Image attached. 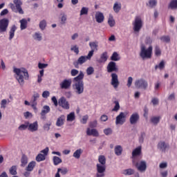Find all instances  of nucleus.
<instances>
[{
  "mask_svg": "<svg viewBox=\"0 0 177 177\" xmlns=\"http://www.w3.org/2000/svg\"><path fill=\"white\" fill-rule=\"evenodd\" d=\"M95 20L97 23H103L104 21V15L100 12H96Z\"/></svg>",
  "mask_w": 177,
  "mask_h": 177,
  "instance_id": "nucleus-20",
  "label": "nucleus"
},
{
  "mask_svg": "<svg viewBox=\"0 0 177 177\" xmlns=\"http://www.w3.org/2000/svg\"><path fill=\"white\" fill-rule=\"evenodd\" d=\"M96 167H97V171L98 172V174H97V177L104 176V172H106V165L97 164Z\"/></svg>",
  "mask_w": 177,
  "mask_h": 177,
  "instance_id": "nucleus-15",
  "label": "nucleus"
},
{
  "mask_svg": "<svg viewBox=\"0 0 177 177\" xmlns=\"http://www.w3.org/2000/svg\"><path fill=\"white\" fill-rule=\"evenodd\" d=\"M127 121V115L124 113L121 112L117 117L115 120L116 125H123V124Z\"/></svg>",
  "mask_w": 177,
  "mask_h": 177,
  "instance_id": "nucleus-12",
  "label": "nucleus"
},
{
  "mask_svg": "<svg viewBox=\"0 0 177 177\" xmlns=\"http://www.w3.org/2000/svg\"><path fill=\"white\" fill-rule=\"evenodd\" d=\"M115 106L112 109V111H118L120 110V103L118 101H115Z\"/></svg>",
  "mask_w": 177,
  "mask_h": 177,
  "instance_id": "nucleus-56",
  "label": "nucleus"
},
{
  "mask_svg": "<svg viewBox=\"0 0 177 177\" xmlns=\"http://www.w3.org/2000/svg\"><path fill=\"white\" fill-rule=\"evenodd\" d=\"M21 167H26L27 165V163L28 162V158H27V156L23 155L22 158L21 159Z\"/></svg>",
  "mask_w": 177,
  "mask_h": 177,
  "instance_id": "nucleus-32",
  "label": "nucleus"
},
{
  "mask_svg": "<svg viewBox=\"0 0 177 177\" xmlns=\"http://www.w3.org/2000/svg\"><path fill=\"white\" fill-rule=\"evenodd\" d=\"M160 120H161V117L160 116L152 117L151 118V122H152V124H154L155 125H157V124L160 122Z\"/></svg>",
  "mask_w": 177,
  "mask_h": 177,
  "instance_id": "nucleus-37",
  "label": "nucleus"
},
{
  "mask_svg": "<svg viewBox=\"0 0 177 177\" xmlns=\"http://www.w3.org/2000/svg\"><path fill=\"white\" fill-rule=\"evenodd\" d=\"M13 72L16 73V78L19 84L21 86L24 85V80H28V71L26 68H15Z\"/></svg>",
  "mask_w": 177,
  "mask_h": 177,
  "instance_id": "nucleus-2",
  "label": "nucleus"
},
{
  "mask_svg": "<svg viewBox=\"0 0 177 177\" xmlns=\"http://www.w3.org/2000/svg\"><path fill=\"white\" fill-rule=\"evenodd\" d=\"M142 154V147L140 146L136 148L132 151V158H135V157H138V156H140Z\"/></svg>",
  "mask_w": 177,
  "mask_h": 177,
  "instance_id": "nucleus-21",
  "label": "nucleus"
},
{
  "mask_svg": "<svg viewBox=\"0 0 177 177\" xmlns=\"http://www.w3.org/2000/svg\"><path fill=\"white\" fill-rule=\"evenodd\" d=\"M34 39H36L37 41H41L42 40V36L41 35V33L35 32L33 36Z\"/></svg>",
  "mask_w": 177,
  "mask_h": 177,
  "instance_id": "nucleus-48",
  "label": "nucleus"
},
{
  "mask_svg": "<svg viewBox=\"0 0 177 177\" xmlns=\"http://www.w3.org/2000/svg\"><path fill=\"white\" fill-rule=\"evenodd\" d=\"M167 148H168V145H167L165 142H160L158 144V149H159V150H161V151H162L163 153H165Z\"/></svg>",
  "mask_w": 177,
  "mask_h": 177,
  "instance_id": "nucleus-23",
  "label": "nucleus"
},
{
  "mask_svg": "<svg viewBox=\"0 0 177 177\" xmlns=\"http://www.w3.org/2000/svg\"><path fill=\"white\" fill-rule=\"evenodd\" d=\"M98 161L100 165H106V156L103 155L99 156Z\"/></svg>",
  "mask_w": 177,
  "mask_h": 177,
  "instance_id": "nucleus-36",
  "label": "nucleus"
},
{
  "mask_svg": "<svg viewBox=\"0 0 177 177\" xmlns=\"http://www.w3.org/2000/svg\"><path fill=\"white\" fill-rule=\"evenodd\" d=\"M111 84L115 89H117L118 86H120V81L118 80V75L115 73H112L111 74Z\"/></svg>",
  "mask_w": 177,
  "mask_h": 177,
  "instance_id": "nucleus-9",
  "label": "nucleus"
},
{
  "mask_svg": "<svg viewBox=\"0 0 177 177\" xmlns=\"http://www.w3.org/2000/svg\"><path fill=\"white\" fill-rule=\"evenodd\" d=\"M20 23H21V26H20L21 30H26V28H27V19H22L20 21Z\"/></svg>",
  "mask_w": 177,
  "mask_h": 177,
  "instance_id": "nucleus-35",
  "label": "nucleus"
},
{
  "mask_svg": "<svg viewBox=\"0 0 177 177\" xmlns=\"http://www.w3.org/2000/svg\"><path fill=\"white\" fill-rule=\"evenodd\" d=\"M86 134L88 135V136H95L96 138L99 136V132L97 131V130H96V129H93L91 130L90 128H87Z\"/></svg>",
  "mask_w": 177,
  "mask_h": 177,
  "instance_id": "nucleus-19",
  "label": "nucleus"
},
{
  "mask_svg": "<svg viewBox=\"0 0 177 177\" xmlns=\"http://www.w3.org/2000/svg\"><path fill=\"white\" fill-rule=\"evenodd\" d=\"M139 118H140V117L139 116L138 113H133L130 116V119H129L130 124H131V125H135V124H137L138 121H139Z\"/></svg>",
  "mask_w": 177,
  "mask_h": 177,
  "instance_id": "nucleus-17",
  "label": "nucleus"
},
{
  "mask_svg": "<svg viewBox=\"0 0 177 177\" xmlns=\"http://www.w3.org/2000/svg\"><path fill=\"white\" fill-rule=\"evenodd\" d=\"M47 66H48V64H42V63H39L38 64V67L40 69L46 68Z\"/></svg>",
  "mask_w": 177,
  "mask_h": 177,
  "instance_id": "nucleus-64",
  "label": "nucleus"
},
{
  "mask_svg": "<svg viewBox=\"0 0 177 177\" xmlns=\"http://www.w3.org/2000/svg\"><path fill=\"white\" fill-rule=\"evenodd\" d=\"M71 84H73L71 79H65L59 84V86L61 89H70Z\"/></svg>",
  "mask_w": 177,
  "mask_h": 177,
  "instance_id": "nucleus-13",
  "label": "nucleus"
},
{
  "mask_svg": "<svg viewBox=\"0 0 177 177\" xmlns=\"http://www.w3.org/2000/svg\"><path fill=\"white\" fill-rule=\"evenodd\" d=\"M50 95V93H49V91H45L42 93V97H44V99H46V98L49 97Z\"/></svg>",
  "mask_w": 177,
  "mask_h": 177,
  "instance_id": "nucleus-60",
  "label": "nucleus"
},
{
  "mask_svg": "<svg viewBox=\"0 0 177 177\" xmlns=\"http://www.w3.org/2000/svg\"><path fill=\"white\" fill-rule=\"evenodd\" d=\"M133 165H134L137 168L138 171H140V172H145V171L147 169V165H146V161L145 160L136 162V160L133 159Z\"/></svg>",
  "mask_w": 177,
  "mask_h": 177,
  "instance_id": "nucleus-7",
  "label": "nucleus"
},
{
  "mask_svg": "<svg viewBox=\"0 0 177 177\" xmlns=\"http://www.w3.org/2000/svg\"><path fill=\"white\" fill-rule=\"evenodd\" d=\"M39 27L42 31H44V30L46 28V20L44 19L41 21L39 22Z\"/></svg>",
  "mask_w": 177,
  "mask_h": 177,
  "instance_id": "nucleus-38",
  "label": "nucleus"
},
{
  "mask_svg": "<svg viewBox=\"0 0 177 177\" xmlns=\"http://www.w3.org/2000/svg\"><path fill=\"white\" fill-rule=\"evenodd\" d=\"M84 72L80 71L79 75L73 78V82L74 84L73 88L75 90V93L77 95H81L84 93Z\"/></svg>",
  "mask_w": 177,
  "mask_h": 177,
  "instance_id": "nucleus-1",
  "label": "nucleus"
},
{
  "mask_svg": "<svg viewBox=\"0 0 177 177\" xmlns=\"http://www.w3.org/2000/svg\"><path fill=\"white\" fill-rule=\"evenodd\" d=\"M133 81V78H132V77H129L128 78V80H127L128 88H130V86H131Z\"/></svg>",
  "mask_w": 177,
  "mask_h": 177,
  "instance_id": "nucleus-62",
  "label": "nucleus"
},
{
  "mask_svg": "<svg viewBox=\"0 0 177 177\" xmlns=\"http://www.w3.org/2000/svg\"><path fill=\"white\" fill-rule=\"evenodd\" d=\"M9 27V19L3 18L0 20V32H6Z\"/></svg>",
  "mask_w": 177,
  "mask_h": 177,
  "instance_id": "nucleus-10",
  "label": "nucleus"
},
{
  "mask_svg": "<svg viewBox=\"0 0 177 177\" xmlns=\"http://www.w3.org/2000/svg\"><path fill=\"white\" fill-rule=\"evenodd\" d=\"M41 153H43V156L46 157V156H48V153H49V147H46L44 149L41 150Z\"/></svg>",
  "mask_w": 177,
  "mask_h": 177,
  "instance_id": "nucleus-59",
  "label": "nucleus"
},
{
  "mask_svg": "<svg viewBox=\"0 0 177 177\" xmlns=\"http://www.w3.org/2000/svg\"><path fill=\"white\" fill-rule=\"evenodd\" d=\"M149 5L151 8H155L157 6V0H149Z\"/></svg>",
  "mask_w": 177,
  "mask_h": 177,
  "instance_id": "nucleus-53",
  "label": "nucleus"
},
{
  "mask_svg": "<svg viewBox=\"0 0 177 177\" xmlns=\"http://www.w3.org/2000/svg\"><path fill=\"white\" fill-rule=\"evenodd\" d=\"M108 24L110 26V27H114V26H115V21L113 18V15H109Z\"/></svg>",
  "mask_w": 177,
  "mask_h": 177,
  "instance_id": "nucleus-40",
  "label": "nucleus"
},
{
  "mask_svg": "<svg viewBox=\"0 0 177 177\" xmlns=\"http://www.w3.org/2000/svg\"><path fill=\"white\" fill-rule=\"evenodd\" d=\"M93 73H95V69L93 68V67L90 66V67L87 68V69H86L87 75H92V74H93Z\"/></svg>",
  "mask_w": 177,
  "mask_h": 177,
  "instance_id": "nucleus-47",
  "label": "nucleus"
},
{
  "mask_svg": "<svg viewBox=\"0 0 177 177\" xmlns=\"http://www.w3.org/2000/svg\"><path fill=\"white\" fill-rule=\"evenodd\" d=\"M45 160H46V156H45V155H44L42 153H39L36 156V161L37 162H41V161H45Z\"/></svg>",
  "mask_w": 177,
  "mask_h": 177,
  "instance_id": "nucleus-30",
  "label": "nucleus"
},
{
  "mask_svg": "<svg viewBox=\"0 0 177 177\" xmlns=\"http://www.w3.org/2000/svg\"><path fill=\"white\" fill-rule=\"evenodd\" d=\"M88 115H86L83 116L82 119L81 120V123L82 124H86V122L88 121Z\"/></svg>",
  "mask_w": 177,
  "mask_h": 177,
  "instance_id": "nucleus-61",
  "label": "nucleus"
},
{
  "mask_svg": "<svg viewBox=\"0 0 177 177\" xmlns=\"http://www.w3.org/2000/svg\"><path fill=\"white\" fill-rule=\"evenodd\" d=\"M50 111V107H49V106L48 105H45L43 107V110L41 112V117H43V118H45V115H46V114H48V113H49Z\"/></svg>",
  "mask_w": 177,
  "mask_h": 177,
  "instance_id": "nucleus-25",
  "label": "nucleus"
},
{
  "mask_svg": "<svg viewBox=\"0 0 177 177\" xmlns=\"http://www.w3.org/2000/svg\"><path fill=\"white\" fill-rule=\"evenodd\" d=\"M9 172L10 175H17V167L16 166H12L10 168Z\"/></svg>",
  "mask_w": 177,
  "mask_h": 177,
  "instance_id": "nucleus-39",
  "label": "nucleus"
},
{
  "mask_svg": "<svg viewBox=\"0 0 177 177\" xmlns=\"http://www.w3.org/2000/svg\"><path fill=\"white\" fill-rule=\"evenodd\" d=\"M84 153V151L82 149H77L74 153L73 156L77 160L80 158L81 154Z\"/></svg>",
  "mask_w": 177,
  "mask_h": 177,
  "instance_id": "nucleus-28",
  "label": "nucleus"
},
{
  "mask_svg": "<svg viewBox=\"0 0 177 177\" xmlns=\"http://www.w3.org/2000/svg\"><path fill=\"white\" fill-rule=\"evenodd\" d=\"M135 86L138 88L142 89H147V86H149V83H147V81H146L145 79L141 78L139 80H137L135 82Z\"/></svg>",
  "mask_w": 177,
  "mask_h": 177,
  "instance_id": "nucleus-8",
  "label": "nucleus"
},
{
  "mask_svg": "<svg viewBox=\"0 0 177 177\" xmlns=\"http://www.w3.org/2000/svg\"><path fill=\"white\" fill-rule=\"evenodd\" d=\"M17 30V27H16V25H13L9 32V39L11 41V39H13V37H15V32H16V30Z\"/></svg>",
  "mask_w": 177,
  "mask_h": 177,
  "instance_id": "nucleus-24",
  "label": "nucleus"
},
{
  "mask_svg": "<svg viewBox=\"0 0 177 177\" xmlns=\"http://www.w3.org/2000/svg\"><path fill=\"white\" fill-rule=\"evenodd\" d=\"M8 104V100H2L1 102V109H3L5 110L6 109V105Z\"/></svg>",
  "mask_w": 177,
  "mask_h": 177,
  "instance_id": "nucleus-51",
  "label": "nucleus"
},
{
  "mask_svg": "<svg viewBox=\"0 0 177 177\" xmlns=\"http://www.w3.org/2000/svg\"><path fill=\"white\" fill-rule=\"evenodd\" d=\"M152 53L153 46H150L147 49H146L145 46H141L140 56L143 60H145V59H151Z\"/></svg>",
  "mask_w": 177,
  "mask_h": 177,
  "instance_id": "nucleus-4",
  "label": "nucleus"
},
{
  "mask_svg": "<svg viewBox=\"0 0 177 177\" xmlns=\"http://www.w3.org/2000/svg\"><path fill=\"white\" fill-rule=\"evenodd\" d=\"M92 56H93V50L89 51L87 56L82 55L80 57L77 62H75L73 63V66H75V68H78V66H82V64H84V63H85L88 60H91Z\"/></svg>",
  "mask_w": 177,
  "mask_h": 177,
  "instance_id": "nucleus-5",
  "label": "nucleus"
},
{
  "mask_svg": "<svg viewBox=\"0 0 177 177\" xmlns=\"http://www.w3.org/2000/svg\"><path fill=\"white\" fill-rule=\"evenodd\" d=\"M113 10L115 13H118L121 10V3H115L113 6Z\"/></svg>",
  "mask_w": 177,
  "mask_h": 177,
  "instance_id": "nucleus-42",
  "label": "nucleus"
},
{
  "mask_svg": "<svg viewBox=\"0 0 177 177\" xmlns=\"http://www.w3.org/2000/svg\"><path fill=\"white\" fill-rule=\"evenodd\" d=\"M120 59L121 57H120V55H118V53L117 52H114L111 56V60H112V62H118V60Z\"/></svg>",
  "mask_w": 177,
  "mask_h": 177,
  "instance_id": "nucleus-27",
  "label": "nucleus"
},
{
  "mask_svg": "<svg viewBox=\"0 0 177 177\" xmlns=\"http://www.w3.org/2000/svg\"><path fill=\"white\" fill-rule=\"evenodd\" d=\"M71 50L76 53V55H78V53H80V48L77 46H72Z\"/></svg>",
  "mask_w": 177,
  "mask_h": 177,
  "instance_id": "nucleus-57",
  "label": "nucleus"
},
{
  "mask_svg": "<svg viewBox=\"0 0 177 177\" xmlns=\"http://www.w3.org/2000/svg\"><path fill=\"white\" fill-rule=\"evenodd\" d=\"M35 165H37V162H35V161L29 162L28 167L26 168V171H28V172L32 171L34 168H35Z\"/></svg>",
  "mask_w": 177,
  "mask_h": 177,
  "instance_id": "nucleus-26",
  "label": "nucleus"
},
{
  "mask_svg": "<svg viewBox=\"0 0 177 177\" xmlns=\"http://www.w3.org/2000/svg\"><path fill=\"white\" fill-rule=\"evenodd\" d=\"M80 71H78V70L77 69H72L71 71V75L72 77H75V75H78Z\"/></svg>",
  "mask_w": 177,
  "mask_h": 177,
  "instance_id": "nucleus-58",
  "label": "nucleus"
},
{
  "mask_svg": "<svg viewBox=\"0 0 177 177\" xmlns=\"http://www.w3.org/2000/svg\"><path fill=\"white\" fill-rule=\"evenodd\" d=\"M160 41H162V42H166L167 44L169 43L171 41V37H169V36H162L160 38Z\"/></svg>",
  "mask_w": 177,
  "mask_h": 177,
  "instance_id": "nucleus-45",
  "label": "nucleus"
},
{
  "mask_svg": "<svg viewBox=\"0 0 177 177\" xmlns=\"http://www.w3.org/2000/svg\"><path fill=\"white\" fill-rule=\"evenodd\" d=\"M58 172H60L62 175H66V174L68 172V169L66 167L63 169L58 168Z\"/></svg>",
  "mask_w": 177,
  "mask_h": 177,
  "instance_id": "nucleus-52",
  "label": "nucleus"
},
{
  "mask_svg": "<svg viewBox=\"0 0 177 177\" xmlns=\"http://www.w3.org/2000/svg\"><path fill=\"white\" fill-rule=\"evenodd\" d=\"M115 154H116V156H121V154H122V147L117 145L115 147Z\"/></svg>",
  "mask_w": 177,
  "mask_h": 177,
  "instance_id": "nucleus-31",
  "label": "nucleus"
},
{
  "mask_svg": "<svg viewBox=\"0 0 177 177\" xmlns=\"http://www.w3.org/2000/svg\"><path fill=\"white\" fill-rule=\"evenodd\" d=\"M27 128H28V122L27 123V124H21L18 127V129L19 131H26V129H27Z\"/></svg>",
  "mask_w": 177,
  "mask_h": 177,
  "instance_id": "nucleus-55",
  "label": "nucleus"
},
{
  "mask_svg": "<svg viewBox=\"0 0 177 177\" xmlns=\"http://www.w3.org/2000/svg\"><path fill=\"white\" fill-rule=\"evenodd\" d=\"M64 121H66V116L62 115L57 118V122H56V125L57 127H62V126L64 125Z\"/></svg>",
  "mask_w": 177,
  "mask_h": 177,
  "instance_id": "nucleus-22",
  "label": "nucleus"
},
{
  "mask_svg": "<svg viewBox=\"0 0 177 177\" xmlns=\"http://www.w3.org/2000/svg\"><path fill=\"white\" fill-rule=\"evenodd\" d=\"M135 170L133 169H127L124 170V175H133Z\"/></svg>",
  "mask_w": 177,
  "mask_h": 177,
  "instance_id": "nucleus-50",
  "label": "nucleus"
},
{
  "mask_svg": "<svg viewBox=\"0 0 177 177\" xmlns=\"http://www.w3.org/2000/svg\"><path fill=\"white\" fill-rule=\"evenodd\" d=\"M89 46L91 48V50H93V55L95 50H97V45L95 42H90Z\"/></svg>",
  "mask_w": 177,
  "mask_h": 177,
  "instance_id": "nucleus-44",
  "label": "nucleus"
},
{
  "mask_svg": "<svg viewBox=\"0 0 177 177\" xmlns=\"http://www.w3.org/2000/svg\"><path fill=\"white\" fill-rule=\"evenodd\" d=\"M89 9L86 7H83L80 10V16H83V15H88Z\"/></svg>",
  "mask_w": 177,
  "mask_h": 177,
  "instance_id": "nucleus-49",
  "label": "nucleus"
},
{
  "mask_svg": "<svg viewBox=\"0 0 177 177\" xmlns=\"http://www.w3.org/2000/svg\"><path fill=\"white\" fill-rule=\"evenodd\" d=\"M107 59H109V56L107 55V52H104L101 55L100 57V63H104L105 62H107Z\"/></svg>",
  "mask_w": 177,
  "mask_h": 177,
  "instance_id": "nucleus-33",
  "label": "nucleus"
},
{
  "mask_svg": "<svg viewBox=\"0 0 177 177\" xmlns=\"http://www.w3.org/2000/svg\"><path fill=\"white\" fill-rule=\"evenodd\" d=\"M165 68V62L162 60L160 62L158 65L155 66V70L159 68L160 70H163Z\"/></svg>",
  "mask_w": 177,
  "mask_h": 177,
  "instance_id": "nucleus-41",
  "label": "nucleus"
},
{
  "mask_svg": "<svg viewBox=\"0 0 177 177\" xmlns=\"http://www.w3.org/2000/svg\"><path fill=\"white\" fill-rule=\"evenodd\" d=\"M133 31L135 32H139L140 30H142V27H143V21H142V18L138 16L135 17L134 21L133 22Z\"/></svg>",
  "mask_w": 177,
  "mask_h": 177,
  "instance_id": "nucleus-6",
  "label": "nucleus"
},
{
  "mask_svg": "<svg viewBox=\"0 0 177 177\" xmlns=\"http://www.w3.org/2000/svg\"><path fill=\"white\" fill-rule=\"evenodd\" d=\"M106 70L108 73H118V67L115 62H110L107 66Z\"/></svg>",
  "mask_w": 177,
  "mask_h": 177,
  "instance_id": "nucleus-11",
  "label": "nucleus"
},
{
  "mask_svg": "<svg viewBox=\"0 0 177 177\" xmlns=\"http://www.w3.org/2000/svg\"><path fill=\"white\" fill-rule=\"evenodd\" d=\"M109 120V117L106 115H102L100 117V120L102 121L103 122H106Z\"/></svg>",
  "mask_w": 177,
  "mask_h": 177,
  "instance_id": "nucleus-63",
  "label": "nucleus"
},
{
  "mask_svg": "<svg viewBox=\"0 0 177 177\" xmlns=\"http://www.w3.org/2000/svg\"><path fill=\"white\" fill-rule=\"evenodd\" d=\"M38 99H39V94L36 93L32 95V97L30 100L31 107H32L34 110H37V100H38Z\"/></svg>",
  "mask_w": 177,
  "mask_h": 177,
  "instance_id": "nucleus-16",
  "label": "nucleus"
},
{
  "mask_svg": "<svg viewBox=\"0 0 177 177\" xmlns=\"http://www.w3.org/2000/svg\"><path fill=\"white\" fill-rule=\"evenodd\" d=\"M13 3H10L9 6L10 9H12V12L15 13H19V15H24V11H23V8H21V5H23V2L21 0H14Z\"/></svg>",
  "mask_w": 177,
  "mask_h": 177,
  "instance_id": "nucleus-3",
  "label": "nucleus"
},
{
  "mask_svg": "<svg viewBox=\"0 0 177 177\" xmlns=\"http://www.w3.org/2000/svg\"><path fill=\"white\" fill-rule=\"evenodd\" d=\"M88 126L90 128H96L97 127V120L90 122Z\"/></svg>",
  "mask_w": 177,
  "mask_h": 177,
  "instance_id": "nucleus-54",
  "label": "nucleus"
},
{
  "mask_svg": "<svg viewBox=\"0 0 177 177\" xmlns=\"http://www.w3.org/2000/svg\"><path fill=\"white\" fill-rule=\"evenodd\" d=\"M53 162L54 165H59V164H62V158H60L57 156H53Z\"/></svg>",
  "mask_w": 177,
  "mask_h": 177,
  "instance_id": "nucleus-34",
  "label": "nucleus"
},
{
  "mask_svg": "<svg viewBox=\"0 0 177 177\" xmlns=\"http://www.w3.org/2000/svg\"><path fill=\"white\" fill-rule=\"evenodd\" d=\"M28 129L30 132H37L38 131V122L35 121L33 123H28Z\"/></svg>",
  "mask_w": 177,
  "mask_h": 177,
  "instance_id": "nucleus-18",
  "label": "nucleus"
},
{
  "mask_svg": "<svg viewBox=\"0 0 177 177\" xmlns=\"http://www.w3.org/2000/svg\"><path fill=\"white\" fill-rule=\"evenodd\" d=\"M58 104L65 110H68L70 109V104H68L67 100H66V97H62L59 99Z\"/></svg>",
  "mask_w": 177,
  "mask_h": 177,
  "instance_id": "nucleus-14",
  "label": "nucleus"
},
{
  "mask_svg": "<svg viewBox=\"0 0 177 177\" xmlns=\"http://www.w3.org/2000/svg\"><path fill=\"white\" fill-rule=\"evenodd\" d=\"M75 120V113L74 112L70 113L67 115V121L73 122Z\"/></svg>",
  "mask_w": 177,
  "mask_h": 177,
  "instance_id": "nucleus-43",
  "label": "nucleus"
},
{
  "mask_svg": "<svg viewBox=\"0 0 177 177\" xmlns=\"http://www.w3.org/2000/svg\"><path fill=\"white\" fill-rule=\"evenodd\" d=\"M154 52L155 56H161V49L160 48V46H156Z\"/></svg>",
  "mask_w": 177,
  "mask_h": 177,
  "instance_id": "nucleus-46",
  "label": "nucleus"
},
{
  "mask_svg": "<svg viewBox=\"0 0 177 177\" xmlns=\"http://www.w3.org/2000/svg\"><path fill=\"white\" fill-rule=\"evenodd\" d=\"M169 9H177V0H171L168 6Z\"/></svg>",
  "mask_w": 177,
  "mask_h": 177,
  "instance_id": "nucleus-29",
  "label": "nucleus"
}]
</instances>
